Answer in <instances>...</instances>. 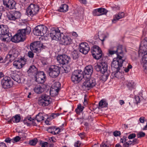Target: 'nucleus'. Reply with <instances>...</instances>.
Instances as JSON below:
<instances>
[{"mask_svg":"<svg viewBox=\"0 0 147 147\" xmlns=\"http://www.w3.org/2000/svg\"><path fill=\"white\" fill-rule=\"evenodd\" d=\"M31 31V28L29 26H27L25 28L19 30L18 33L12 38L11 40L15 43L23 41L25 39L26 35L29 34Z\"/></svg>","mask_w":147,"mask_h":147,"instance_id":"f257e3e1","label":"nucleus"},{"mask_svg":"<svg viewBox=\"0 0 147 147\" xmlns=\"http://www.w3.org/2000/svg\"><path fill=\"white\" fill-rule=\"evenodd\" d=\"M125 61V59L117 57L114 58L111 64V67L116 69V72L112 73V75H113L115 77L118 78L119 77L118 74H120L119 71L120 67H122L123 63Z\"/></svg>","mask_w":147,"mask_h":147,"instance_id":"f03ea898","label":"nucleus"},{"mask_svg":"<svg viewBox=\"0 0 147 147\" xmlns=\"http://www.w3.org/2000/svg\"><path fill=\"white\" fill-rule=\"evenodd\" d=\"M83 72L81 70H77L74 71L72 73L71 78L73 82H78L85 77Z\"/></svg>","mask_w":147,"mask_h":147,"instance_id":"7ed1b4c3","label":"nucleus"},{"mask_svg":"<svg viewBox=\"0 0 147 147\" xmlns=\"http://www.w3.org/2000/svg\"><path fill=\"white\" fill-rule=\"evenodd\" d=\"M85 81L83 84L82 87L86 90H89L95 86L96 82L95 79L93 78H89L87 77Z\"/></svg>","mask_w":147,"mask_h":147,"instance_id":"20e7f679","label":"nucleus"},{"mask_svg":"<svg viewBox=\"0 0 147 147\" xmlns=\"http://www.w3.org/2000/svg\"><path fill=\"white\" fill-rule=\"evenodd\" d=\"M39 10V7L37 5L31 4L26 10V14L28 16L32 17L37 14Z\"/></svg>","mask_w":147,"mask_h":147,"instance_id":"39448f33","label":"nucleus"},{"mask_svg":"<svg viewBox=\"0 0 147 147\" xmlns=\"http://www.w3.org/2000/svg\"><path fill=\"white\" fill-rule=\"evenodd\" d=\"M47 28L43 25H39L35 27L33 30V33L37 36H42L46 34Z\"/></svg>","mask_w":147,"mask_h":147,"instance_id":"423d86ee","label":"nucleus"},{"mask_svg":"<svg viewBox=\"0 0 147 147\" xmlns=\"http://www.w3.org/2000/svg\"><path fill=\"white\" fill-rule=\"evenodd\" d=\"M91 52L93 57L96 59L98 60L102 57V51L98 46H94L91 48Z\"/></svg>","mask_w":147,"mask_h":147,"instance_id":"0eeeda50","label":"nucleus"},{"mask_svg":"<svg viewBox=\"0 0 147 147\" xmlns=\"http://www.w3.org/2000/svg\"><path fill=\"white\" fill-rule=\"evenodd\" d=\"M94 68L97 71L100 72L102 74L105 73L107 72L108 69L107 63L102 60L101 62H100L99 64L95 66Z\"/></svg>","mask_w":147,"mask_h":147,"instance_id":"6e6552de","label":"nucleus"},{"mask_svg":"<svg viewBox=\"0 0 147 147\" xmlns=\"http://www.w3.org/2000/svg\"><path fill=\"white\" fill-rule=\"evenodd\" d=\"M50 97L46 94L42 95L40 97L38 101V103L40 106L43 107L48 106L51 102L50 100Z\"/></svg>","mask_w":147,"mask_h":147,"instance_id":"1a4fd4ad","label":"nucleus"},{"mask_svg":"<svg viewBox=\"0 0 147 147\" xmlns=\"http://www.w3.org/2000/svg\"><path fill=\"white\" fill-rule=\"evenodd\" d=\"M49 73L51 77L56 78L60 74V67L56 65H52L49 69Z\"/></svg>","mask_w":147,"mask_h":147,"instance_id":"9d476101","label":"nucleus"},{"mask_svg":"<svg viewBox=\"0 0 147 147\" xmlns=\"http://www.w3.org/2000/svg\"><path fill=\"white\" fill-rule=\"evenodd\" d=\"M57 61L60 64L64 65L67 64L70 61L71 58L66 55H58L57 58Z\"/></svg>","mask_w":147,"mask_h":147,"instance_id":"9b49d317","label":"nucleus"},{"mask_svg":"<svg viewBox=\"0 0 147 147\" xmlns=\"http://www.w3.org/2000/svg\"><path fill=\"white\" fill-rule=\"evenodd\" d=\"M1 84L3 87L4 89L10 88L13 84L12 81L9 77L4 78L1 81Z\"/></svg>","mask_w":147,"mask_h":147,"instance_id":"f8f14e48","label":"nucleus"},{"mask_svg":"<svg viewBox=\"0 0 147 147\" xmlns=\"http://www.w3.org/2000/svg\"><path fill=\"white\" fill-rule=\"evenodd\" d=\"M138 55H140L142 56V62L143 63V67L144 72L147 73V52L143 51L142 53H140L138 51Z\"/></svg>","mask_w":147,"mask_h":147,"instance_id":"ddd939ff","label":"nucleus"},{"mask_svg":"<svg viewBox=\"0 0 147 147\" xmlns=\"http://www.w3.org/2000/svg\"><path fill=\"white\" fill-rule=\"evenodd\" d=\"M61 43L64 45H67L71 44L72 40L69 36L67 35H64L62 33H61V37L60 40Z\"/></svg>","mask_w":147,"mask_h":147,"instance_id":"4468645a","label":"nucleus"},{"mask_svg":"<svg viewBox=\"0 0 147 147\" xmlns=\"http://www.w3.org/2000/svg\"><path fill=\"white\" fill-rule=\"evenodd\" d=\"M21 13L19 11H16L13 12L9 13L7 15L8 19L11 21H16L21 17Z\"/></svg>","mask_w":147,"mask_h":147,"instance_id":"2eb2a0df","label":"nucleus"},{"mask_svg":"<svg viewBox=\"0 0 147 147\" xmlns=\"http://www.w3.org/2000/svg\"><path fill=\"white\" fill-rule=\"evenodd\" d=\"M90 49L89 46L86 42L82 43L79 45L80 51L83 54L85 55L87 54Z\"/></svg>","mask_w":147,"mask_h":147,"instance_id":"dca6fc26","label":"nucleus"},{"mask_svg":"<svg viewBox=\"0 0 147 147\" xmlns=\"http://www.w3.org/2000/svg\"><path fill=\"white\" fill-rule=\"evenodd\" d=\"M3 1L6 8L11 9L15 8L16 3L13 0H3Z\"/></svg>","mask_w":147,"mask_h":147,"instance_id":"f3484780","label":"nucleus"},{"mask_svg":"<svg viewBox=\"0 0 147 147\" xmlns=\"http://www.w3.org/2000/svg\"><path fill=\"white\" fill-rule=\"evenodd\" d=\"M26 61V59L25 58H21L18 60L14 61L13 65L17 69H20L25 64Z\"/></svg>","mask_w":147,"mask_h":147,"instance_id":"a211bd4d","label":"nucleus"},{"mask_svg":"<svg viewBox=\"0 0 147 147\" xmlns=\"http://www.w3.org/2000/svg\"><path fill=\"white\" fill-rule=\"evenodd\" d=\"M35 76L36 81L38 83H42L44 82L46 76L44 72H38Z\"/></svg>","mask_w":147,"mask_h":147,"instance_id":"6ab92c4d","label":"nucleus"},{"mask_svg":"<svg viewBox=\"0 0 147 147\" xmlns=\"http://www.w3.org/2000/svg\"><path fill=\"white\" fill-rule=\"evenodd\" d=\"M50 34L52 40H59L61 36V33H60V31L56 30H52Z\"/></svg>","mask_w":147,"mask_h":147,"instance_id":"aec40b11","label":"nucleus"},{"mask_svg":"<svg viewBox=\"0 0 147 147\" xmlns=\"http://www.w3.org/2000/svg\"><path fill=\"white\" fill-rule=\"evenodd\" d=\"M147 52V37L145 38L141 42L140 44L139 52Z\"/></svg>","mask_w":147,"mask_h":147,"instance_id":"412c9836","label":"nucleus"},{"mask_svg":"<svg viewBox=\"0 0 147 147\" xmlns=\"http://www.w3.org/2000/svg\"><path fill=\"white\" fill-rule=\"evenodd\" d=\"M116 53L117 55V57L123 59H125L123 57V52L122 50V46L120 45L117 48Z\"/></svg>","mask_w":147,"mask_h":147,"instance_id":"4be33fe9","label":"nucleus"},{"mask_svg":"<svg viewBox=\"0 0 147 147\" xmlns=\"http://www.w3.org/2000/svg\"><path fill=\"white\" fill-rule=\"evenodd\" d=\"M83 72L84 73L85 75H87L88 76V77H90L93 72L92 66L90 65L86 66Z\"/></svg>","mask_w":147,"mask_h":147,"instance_id":"5701e85b","label":"nucleus"},{"mask_svg":"<svg viewBox=\"0 0 147 147\" xmlns=\"http://www.w3.org/2000/svg\"><path fill=\"white\" fill-rule=\"evenodd\" d=\"M37 71V69L34 65H32L30 66L27 72L29 75L35 76L38 73Z\"/></svg>","mask_w":147,"mask_h":147,"instance_id":"b1692460","label":"nucleus"},{"mask_svg":"<svg viewBox=\"0 0 147 147\" xmlns=\"http://www.w3.org/2000/svg\"><path fill=\"white\" fill-rule=\"evenodd\" d=\"M125 16V14L123 12H121L117 15L114 16L113 19L112 20L113 23H115L119 19L122 18Z\"/></svg>","mask_w":147,"mask_h":147,"instance_id":"393cba45","label":"nucleus"},{"mask_svg":"<svg viewBox=\"0 0 147 147\" xmlns=\"http://www.w3.org/2000/svg\"><path fill=\"white\" fill-rule=\"evenodd\" d=\"M34 46H36V47L38 49L37 50V52H39L41 49H44L45 47L43 44L40 41H38L34 42Z\"/></svg>","mask_w":147,"mask_h":147,"instance_id":"a878e982","label":"nucleus"},{"mask_svg":"<svg viewBox=\"0 0 147 147\" xmlns=\"http://www.w3.org/2000/svg\"><path fill=\"white\" fill-rule=\"evenodd\" d=\"M8 31V28L5 25H0V35L7 33Z\"/></svg>","mask_w":147,"mask_h":147,"instance_id":"bb28decb","label":"nucleus"},{"mask_svg":"<svg viewBox=\"0 0 147 147\" xmlns=\"http://www.w3.org/2000/svg\"><path fill=\"white\" fill-rule=\"evenodd\" d=\"M11 36V34L9 33V30H8V32L7 33H5L4 34L2 35V40L3 41H8L10 39L11 40L12 38Z\"/></svg>","mask_w":147,"mask_h":147,"instance_id":"cd10ccee","label":"nucleus"},{"mask_svg":"<svg viewBox=\"0 0 147 147\" xmlns=\"http://www.w3.org/2000/svg\"><path fill=\"white\" fill-rule=\"evenodd\" d=\"M21 119L20 116V114L16 115L15 116L12 117L9 121V122L10 123L13 121L14 123H18L20 121Z\"/></svg>","mask_w":147,"mask_h":147,"instance_id":"c85d7f7f","label":"nucleus"},{"mask_svg":"<svg viewBox=\"0 0 147 147\" xmlns=\"http://www.w3.org/2000/svg\"><path fill=\"white\" fill-rule=\"evenodd\" d=\"M11 78L14 81L18 82V83L21 82V79L20 76L16 74H13L11 75Z\"/></svg>","mask_w":147,"mask_h":147,"instance_id":"c756f323","label":"nucleus"},{"mask_svg":"<svg viewBox=\"0 0 147 147\" xmlns=\"http://www.w3.org/2000/svg\"><path fill=\"white\" fill-rule=\"evenodd\" d=\"M68 5L65 4H63L57 10L59 12H65L68 11Z\"/></svg>","mask_w":147,"mask_h":147,"instance_id":"7c9ffc66","label":"nucleus"},{"mask_svg":"<svg viewBox=\"0 0 147 147\" xmlns=\"http://www.w3.org/2000/svg\"><path fill=\"white\" fill-rule=\"evenodd\" d=\"M34 92L36 93L40 94L44 91V89L40 85L36 86L34 88Z\"/></svg>","mask_w":147,"mask_h":147,"instance_id":"2f4dec72","label":"nucleus"},{"mask_svg":"<svg viewBox=\"0 0 147 147\" xmlns=\"http://www.w3.org/2000/svg\"><path fill=\"white\" fill-rule=\"evenodd\" d=\"M79 52L78 51L74 50L71 53V57L74 59H77L79 57Z\"/></svg>","mask_w":147,"mask_h":147,"instance_id":"473e14b6","label":"nucleus"},{"mask_svg":"<svg viewBox=\"0 0 147 147\" xmlns=\"http://www.w3.org/2000/svg\"><path fill=\"white\" fill-rule=\"evenodd\" d=\"M52 88L54 89L59 91L60 89L61 84L59 82H55L52 86Z\"/></svg>","mask_w":147,"mask_h":147,"instance_id":"72a5a7b5","label":"nucleus"},{"mask_svg":"<svg viewBox=\"0 0 147 147\" xmlns=\"http://www.w3.org/2000/svg\"><path fill=\"white\" fill-rule=\"evenodd\" d=\"M107 103L104 100H102L98 104L99 108L107 107Z\"/></svg>","mask_w":147,"mask_h":147,"instance_id":"f704fd0d","label":"nucleus"},{"mask_svg":"<svg viewBox=\"0 0 147 147\" xmlns=\"http://www.w3.org/2000/svg\"><path fill=\"white\" fill-rule=\"evenodd\" d=\"M44 117L42 113H39L36 117V119L38 122H40L44 120Z\"/></svg>","mask_w":147,"mask_h":147,"instance_id":"c9c22d12","label":"nucleus"},{"mask_svg":"<svg viewBox=\"0 0 147 147\" xmlns=\"http://www.w3.org/2000/svg\"><path fill=\"white\" fill-rule=\"evenodd\" d=\"M30 49L31 51L34 53H37V50H38L36 47L34 46V42L32 43L30 47Z\"/></svg>","mask_w":147,"mask_h":147,"instance_id":"e433bc0d","label":"nucleus"},{"mask_svg":"<svg viewBox=\"0 0 147 147\" xmlns=\"http://www.w3.org/2000/svg\"><path fill=\"white\" fill-rule=\"evenodd\" d=\"M98 12L101 15L106 14L107 12V11L104 8L101 7L98 8Z\"/></svg>","mask_w":147,"mask_h":147,"instance_id":"4c0bfd02","label":"nucleus"},{"mask_svg":"<svg viewBox=\"0 0 147 147\" xmlns=\"http://www.w3.org/2000/svg\"><path fill=\"white\" fill-rule=\"evenodd\" d=\"M59 91L52 88L50 90V94L52 96H56Z\"/></svg>","mask_w":147,"mask_h":147,"instance_id":"58836bf2","label":"nucleus"},{"mask_svg":"<svg viewBox=\"0 0 147 147\" xmlns=\"http://www.w3.org/2000/svg\"><path fill=\"white\" fill-rule=\"evenodd\" d=\"M38 140L36 138H34L31 140L30 141L29 144L31 146H34L37 143Z\"/></svg>","mask_w":147,"mask_h":147,"instance_id":"ea45409f","label":"nucleus"},{"mask_svg":"<svg viewBox=\"0 0 147 147\" xmlns=\"http://www.w3.org/2000/svg\"><path fill=\"white\" fill-rule=\"evenodd\" d=\"M145 134L144 132L142 131L140 132L137 134V136L138 138H141L144 137L145 136Z\"/></svg>","mask_w":147,"mask_h":147,"instance_id":"a19ab883","label":"nucleus"},{"mask_svg":"<svg viewBox=\"0 0 147 147\" xmlns=\"http://www.w3.org/2000/svg\"><path fill=\"white\" fill-rule=\"evenodd\" d=\"M98 9H96L94 10L93 11V14L94 16H101V14H99V12H98Z\"/></svg>","mask_w":147,"mask_h":147,"instance_id":"79ce46f5","label":"nucleus"},{"mask_svg":"<svg viewBox=\"0 0 147 147\" xmlns=\"http://www.w3.org/2000/svg\"><path fill=\"white\" fill-rule=\"evenodd\" d=\"M6 58L10 61H12L14 59L13 56L12 54H9L7 55Z\"/></svg>","mask_w":147,"mask_h":147,"instance_id":"37998d69","label":"nucleus"},{"mask_svg":"<svg viewBox=\"0 0 147 147\" xmlns=\"http://www.w3.org/2000/svg\"><path fill=\"white\" fill-rule=\"evenodd\" d=\"M60 132V129L59 128H56L55 127L53 128V134L56 135L59 134Z\"/></svg>","mask_w":147,"mask_h":147,"instance_id":"c03bdc74","label":"nucleus"},{"mask_svg":"<svg viewBox=\"0 0 147 147\" xmlns=\"http://www.w3.org/2000/svg\"><path fill=\"white\" fill-rule=\"evenodd\" d=\"M21 138L19 136H16L12 139V142L14 143L15 142H17L19 141Z\"/></svg>","mask_w":147,"mask_h":147,"instance_id":"a18cd8bd","label":"nucleus"},{"mask_svg":"<svg viewBox=\"0 0 147 147\" xmlns=\"http://www.w3.org/2000/svg\"><path fill=\"white\" fill-rule=\"evenodd\" d=\"M127 85L128 87L131 88H133L135 86L134 83L133 82H128Z\"/></svg>","mask_w":147,"mask_h":147,"instance_id":"49530a36","label":"nucleus"},{"mask_svg":"<svg viewBox=\"0 0 147 147\" xmlns=\"http://www.w3.org/2000/svg\"><path fill=\"white\" fill-rule=\"evenodd\" d=\"M136 137V134L134 133L131 134L128 137V138L129 140L134 139Z\"/></svg>","mask_w":147,"mask_h":147,"instance_id":"de8ad7c7","label":"nucleus"},{"mask_svg":"<svg viewBox=\"0 0 147 147\" xmlns=\"http://www.w3.org/2000/svg\"><path fill=\"white\" fill-rule=\"evenodd\" d=\"M108 53L109 54L112 55L114 54H116V51H113L112 49H110L108 50Z\"/></svg>","mask_w":147,"mask_h":147,"instance_id":"09e8293b","label":"nucleus"},{"mask_svg":"<svg viewBox=\"0 0 147 147\" xmlns=\"http://www.w3.org/2000/svg\"><path fill=\"white\" fill-rule=\"evenodd\" d=\"M81 143L80 141H77L74 143L75 147H80V146Z\"/></svg>","mask_w":147,"mask_h":147,"instance_id":"8fccbe9b","label":"nucleus"},{"mask_svg":"<svg viewBox=\"0 0 147 147\" xmlns=\"http://www.w3.org/2000/svg\"><path fill=\"white\" fill-rule=\"evenodd\" d=\"M113 134L114 136L117 137L121 135V132L120 131H116L113 133Z\"/></svg>","mask_w":147,"mask_h":147,"instance_id":"3c124183","label":"nucleus"},{"mask_svg":"<svg viewBox=\"0 0 147 147\" xmlns=\"http://www.w3.org/2000/svg\"><path fill=\"white\" fill-rule=\"evenodd\" d=\"M139 141L138 138H134L132 140L133 145L138 144Z\"/></svg>","mask_w":147,"mask_h":147,"instance_id":"603ef678","label":"nucleus"},{"mask_svg":"<svg viewBox=\"0 0 147 147\" xmlns=\"http://www.w3.org/2000/svg\"><path fill=\"white\" fill-rule=\"evenodd\" d=\"M33 52L32 51H29L28 53V56L30 58H33L34 56Z\"/></svg>","mask_w":147,"mask_h":147,"instance_id":"864d4df0","label":"nucleus"},{"mask_svg":"<svg viewBox=\"0 0 147 147\" xmlns=\"http://www.w3.org/2000/svg\"><path fill=\"white\" fill-rule=\"evenodd\" d=\"M59 115V114L58 113L55 114L53 113L51 115L50 118L51 119H53Z\"/></svg>","mask_w":147,"mask_h":147,"instance_id":"5fc2aeb1","label":"nucleus"},{"mask_svg":"<svg viewBox=\"0 0 147 147\" xmlns=\"http://www.w3.org/2000/svg\"><path fill=\"white\" fill-rule=\"evenodd\" d=\"M28 118H26L24 119L23 121V122L27 126H29L30 125V124L28 122L29 121L28 119Z\"/></svg>","mask_w":147,"mask_h":147,"instance_id":"6e6d98bb","label":"nucleus"},{"mask_svg":"<svg viewBox=\"0 0 147 147\" xmlns=\"http://www.w3.org/2000/svg\"><path fill=\"white\" fill-rule=\"evenodd\" d=\"M135 99L136 101V102L137 104H138V103L140 102V98L138 96H135Z\"/></svg>","mask_w":147,"mask_h":147,"instance_id":"4d7b16f0","label":"nucleus"},{"mask_svg":"<svg viewBox=\"0 0 147 147\" xmlns=\"http://www.w3.org/2000/svg\"><path fill=\"white\" fill-rule=\"evenodd\" d=\"M5 141L7 143H11L12 142V139L9 138H7L5 139Z\"/></svg>","mask_w":147,"mask_h":147,"instance_id":"13d9d810","label":"nucleus"},{"mask_svg":"<svg viewBox=\"0 0 147 147\" xmlns=\"http://www.w3.org/2000/svg\"><path fill=\"white\" fill-rule=\"evenodd\" d=\"M130 145V144H129L128 141L125 142L123 144V146L124 147H129Z\"/></svg>","mask_w":147,"mask_h":147,"instance_id":"bf43d9fd","label":"nucleus"},{"mask_svg":"<svg viewBox=\"0 0 147 147\" xmlns=\"http://www.w3.org/2000/svg\"><path fill=\"white\" fill-rule=\"evenodd\" d=\"M53 128L54 127L49 128L48 129L47 131L53 134Z\"/></svg>","mask_w":147,"mask_h":147,"instance_id":"052dcab7","label":"nucleus"},{"mask_svg":"<svg viewBox=\"0 0 147 147\" xmlns=\"http://www.w3.org/2000/svg\"><path fill=\"white\" fill-rule=\"evenodd\" d=\"M144 119H145V117H142L140 118V119H139V120L140 121V123H143L144 122Z\"/></svg>","mask_w":147,"mask_h":147,"instance_id":"680f3d73","label":"nucleus"},{"mask_svg":"<svg viewBox=\"0 0 147 147\" xmlns=\"http://www.w3.org/2000/svg\"><path fill=\"white\" fill-rule=\"evenodd\" d=\"M82 107H82L81 105H78L77 109H78L80 111H82L83 110Z\"/></svg>","mask_w":147,"mask_h":147,"instance_id":"e2e57ef3","label":"nucleus"},{"mask_svg":"<svg viewBox=\"0 0 147 147\" xmlns=\"http://www.w3.org/2000/svg\"><path fill=\"white\" fill-rule=\"evenodd\" d=\"M100 147H109V146H107V145L104 143H102L100 145Z\"/></svg>","mask_w":147,"mask_h":147,"instance_id":"0e129e2a","label":"nucleus"},{"mask_svg":"<svg viewBox=\"0 0 147 147\" xmlns=\"http://www.w3.org/2000/svg\"><path fill=\"white\" fill-rule=\"evenodd\" d=\"M47 144H48V143L47 142H45L44 143H43L42 144V147H47Z\"/></svg>","mask_w":147,"mask_h":147,"instance_id":"69168bd1","label":"nucleus"},{"mask_svg":"<svg viewBox=\"0 0 147 147\" xmlns=\"http://www.w3.org/2000/svg\"><path fill=\"white\" fill-rule=\"evenodd\" d=\"M0 147H7V146L4 143H0Z\"/></svg>","mask_w":147,"mask_h":147,"instance_id":"338daca9","label":"nucleus"},{"mask_svg":"<svg viewBox=\"0 0 147 147\" xmlns=\"http://www.w3.org/2000/svg\"><path fill=\"white\" fill-rule=\"evenodd\" d=\"M102 36L103 37L102 38H101V36L100 37H99V38L101 40L103 41L105 40V38L106 37L105 36L103 35H102Z\"/></svg>","mask_w":147,"mask_h":147,"instance_id":"774afa93","label":"nucleus"}]
</instances>
